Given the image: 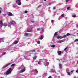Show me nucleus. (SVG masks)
<instances>
[{
  "instance_id": "58",
  "label": "nucleus",
  "mask_w": 78,
  "mask_h": 78,
  "mask_svg": "<svg viewBox=\"0 0 78 78\" xmlns=\"http://www.w3.org/2000/svg\"><path fill=\"white\" fill-rule=\"evenodd\" d=\"M77 27H78V25H77Z\"/></svg>"
},
{
  "instance_id": "43",
  "label": "nucleus",
  "mask_w": 78,
  "mask_h": 78,
  "mask_svg": "<svg viewBox=\"0 0 78 78\" xmlns=\"http://www.w3.org/2000/svg\"><path fill=\"white\" fill-rule=\"evenodd\" d=\"M51 4V3H48V5H50Z\"/></svg>"
},
{
  "instance_id": "14",
  "label": "nucleus",
  "mask_w": 78,
  "mask_h": 78,
  "mask_svg": "<svg viewBox=\"0 0 78 78\" xmlns=\"http://www.w3.org/2000/svg\"><path fill=\"white\" fill-rule=\"evenodd\" d=\"M66 73H67V75H69V76H70V73L69 72H68L67 71H66Z\"/></svg>"
},
{
  "instance_id": "47",
  "label": "nucleus",
  "mask_w": 78,
  "mask_h": 78,
  "mask_svg": "<svg viewBox=\"0 0 78 78\" xmlns=\"http://www.w3.org/2000/svg\"><path fill=\"white\" fill-rule=\"evenodd\" d=\"M38 8H40L41 7V5H39V6H38Z\"/></svg>"
},
{
  "instance_id": "53",
  "label": "nucleus",
  "mask_w": 78,
  "mask_h": 78,
  "mask_svg": "<svg viewBox=\"0 0 78 78\" xmlns=\"http://www.w3.org/2000/svg\"><path fill=\"white\" fill-rule=\"evenodd\" d=\"M73 71H71V73H73Z\"/></svg>"
},
{
  "instance_id": "54",
  "label": "nucleus",
  "mask_w": 78,
  "mask_h": 78,
  "mask_svg": "<svg viewBox=\"0 0 78 78\" xmlns=\"http://www.w3.org/2000/svg\"><path fill=\"white\" fill-rule=\"evenodd\" d=\"M1 14V10H0V14Z\"/></svg>"
},
{
  "instance_id": "57",
  "label": "nucleus",
  "mask_w": 78,
  "mask_h": 78,
  "mask_svg": "<svg viewBox=\"0 0 78 78\" xmlns=\"http://www.w3.org/2000/svg\"><path fill=\"white\" fill-rule=\"evenodd\" d=\"M58 20H60L58 18Z\"/></svg>"
},
{
  "instance_id": "3",
  "label": "nucleus",
  "mask_w": 78,
  "mask_h": 78,
  "mask_svg": "<svg viewBox=\"0 0 78 78\" xmlns=\"http://www.w3.org/2000/svg\"><path fill=\"white\" fill-rule=\"evenodd\" d=\"M16 3L18 5H21V2H20V0H16Z\"/></svg>"
},
{
  "instance_id": "56",
  "label": "nucleus",
  "mask_w": 78,
  "mask_h": 78,
  "mask_svg": "<svg viewBox=\"0 0 78 78\" xmlns=\"http://www.w3.org/2000/svg\"><path fill=\"white\" fill-rule=\"evenodd\" d=\"M0 9H2V8L0 7Z\"/></svg>"
},
{
  "instance_id": "18",
  "label": "nucleus",
  "mask_w": 78,
  "mask_h": 78,
  "mask_svg": "<svg viewBox=\"0 0 78 78\" xmlns=\"http://www.w3.org/2000/svg\"><path fill=\"white\" fill-rule=\"evenodd\" d=\"M57 35H58V32H55V34H54V36H57Z\"/></svg>"
},
{
  "instance_id": "2",
  "label": "nucleus",
  "mask_w": 78,
  "mask_h": 78,
  "mask_svg": "<svg viewBox=\"0 0 78 78\" xmlns=\"http://www.w3.org/2000/svg\"><path fill=\"white\" fill-rule=\"evenodd\" d=\"M19 69H22L20 71L21 73H23V72H25V67L24 66H23V67H20L19 68Z\"/></svg>"
},
{
  "instance_id": "28",
  "label": "nucleus",
  "mask_w": 78,
  "mask_h": 78,
  "mask_svg": "<svg viewBox=\"0 0 78 78\" xmlns=\"http://www.w3.org/2000/svg\"><path fill=\"white\" fill-rule=\"evenodd\" d=\"M61 36H58L57 37V39H59V38H61Z\"/></svg>"
},
{
  "instance_id": "16",
  "label": "nucleus",
  "mask_w": 78,
  "mask_h": 78,
  "mask_svg": "<svg viewBox=\"0 0 78 78\" xmlns=\"http://www.w3.org/2000/svg\"><path fill=\"white\" fill-rule=\"evenodd\" d=\"M66 35H64L62 36V37L60 38V39H62V38H65V37H66Z\"/></svg>"
},
{
  "instance_id": "6",
  "label": "nucleus",
  "mask_w": 78,
  "mask_h": 78,
  "mask_svg": "<svg viewBox=\"0 0 78 78\" xmlns=\"http://www.w3.org/2000/svg\"><path fill=\"white\" fill-rule=\"evenodd\" d=\"M18 42H19V40H18L17 41L14 42L13 43V45H15V44H17V43H18Z\"/></svg>"
},
{
  "instance_id": "45",
  "label": "nucleus",
  "mask_w": 78,
  "mask_h": 78,
  "mask_svg": "<svg viewBox=\"0 0 78 78\" xmlns=\"http://www.w3.org/2000/svg\"><path fill=\"white\" fill-rule=\"evenodd\" d=\"M76 73H78V70L76 71Z\"/></svg>"
},
{
  "instance_id": "8",
  "label": "nucleus",
  "mask_w": 78,
  "mask_h": 78,
  "mask_svg": "<svg viewBox=\"0 0 78 78\" xmlns=\"http://www.w3.org/2000/svg\"><path fill=\"white\" fill-rule=\"evenodd\" d=\"M8 15L9 16H13V15H12V14L11 12H9V14H8Z\"/></svg>"
},
{
  "instance_id": "29",
  "label": "nucleus",
  "mask_w": 78,
  "mask_h": 78,
  "mask_svg": "<svg viewBox=\"0 0 78 78\" xmlns=\"http://www.w3.org/2000/svg\"><path fill=\"white\" fill-rule=\"evenodd\" d=\"M34 59H36V56H35L34 57Z\"/></svg>"
},
{
  "instance_id": "37",
  "label": "nucleus",
  "mask_w": 78,
  "mask_h": 78,
  "mask_svg": "<svg viewBox=\"0 0 78 78\" xmlns=\"http://www.w3.org/2000/svg\"><path fill=\"white\" fill-rule=\"evenodd\" d=\"M70 8V7H68L67 8V9L69 10V9Z\"/></svg>"
},
{
  "instance_id": "59",
  "label": "nucleus",
  "mask_w": 78,
  "mask_h": 78,
  "mask_svg": "<svg viewBox=\"0 0 78 78\" xmlns=\"http://www.w3.org/2000/svg\"><path fill=\"white\" fill-rule=\"evenodd\" d=\"M74 77H76V76H74Z\"/></svg>"
},
{
  "instance_id": "51",
  "label": "nucleus",
  "mask_w": 78,
  "mask_h": 78,
  "mask_svg": "<svg viewBox=\"0 0 78 78\" xmlns=\"http://www.w3.org/2000/svg\"><path fill=\"white\" fill-rule=\"evenodd\" d=\"M1 39H3V38H0V40H1ZM0 42H1V41H0Z\"/></svg>"
},
{
  "instance_id": "22",
  "label": "nucleus",
  "mask_w": 78,
  "mask_h": 78,
  "mask_svg": "<svg viewBox=\"0 0 78 78\" xmlns=\"http://www.w3.org/2000/svg\"><path fill=\"white\" fill-rule=\"evenodd\" d=\"M15 66V64L14 63L11 66H12V67H14V66Z\"/></svg>"
},
{
  "instance_id": "24",
  "label": "nucleus",
  "mask_w": 78,
  "mask_h": 78,
  "mask_svg": "<svg viewBox=\"0 0 78 78\" xmlns=\"http://www.w3.org/2000/svg\"><path fill=\"white\" fill-rule=\"evenodd\" d=\"M5 54H6V52H4L2 53V55H5Z\"/></svg>"
},
{
  "instance_id": "46",
  "label": "nucleus",
  "mask_w": 78,
  "mask_h": 78,
  "mask_svg": "<svg viewBox=\"0 0 78 78\" xmlns=\"http://www.w3.org/2000/svg\"><path fill=\"white\" fill-rule=\"evenodd\" d=\"M42 31H44V29H42Z\"/></svg>"
},
{
  "instance_id": "11",
  "label": "nucleus",
  "mask_w": 78,
  "mask_h": 78,
  "mask_svg": "<svg viewBox=\"0 0 78 78\" xmlns=\"http://www.w3.org/2000/svg\"><path fill=\"white\" fill-rule=\"evenodd\" d=\"M59 68L61 69H62V66L61 64H59Z\"/></svg>"
},
{
  "instance_id": "50",
  "label": "nucleus",
  "mask_w": 78,
  "mask_h": 78,
  "mask_svg": "<svg viewBox=\"0 0 78 78\" xmlns=\"http://www.w3.org/2000/svg\"><path fill=\"white\" fill-rule=\"evenodd\" d=\"M68 3V2H66V4L67 5Z\"/></svg>"
},
{
  "instance_id": "32",
  "label": "nucleus",
  "mask_w": 78,
  "mask_h": 78,
  "mask_svg": "<svg viewBox=\"0 0 78 78\" xmlns=\"http://www.w3.org/2000/svg\"><path fill=\"white\" fill-rule=\"evenodd\" d=\"M67 49V47L65 48V49H64V50H66Z\"/></svg>"
},
{
  "instance_id": "9",
  "label": "nucleus",
  "mask_w": 78,
  "mask_h": 78,
  "mask_svg": "<svg viewBox=\"0 0 78 78\" xmlns=\"http://www.w3.org/2000/svg\"><path fill=\"white\" fill-rule=\"evenodd\" d=\"M10 25H14V22L12 21H11L9 23Z\"/></svg>"
},
{
  "instance_id": "38",
  "label": "nucleus",
  "mask_w": 78,
  "mask_h": 78,
  "mask_svg": "<svg viewBox=\"0 0 78 78\" xmlns=\"http://www.w3.org/2000/svg\"><path fill=\"white\" fill-rule=\"evenodd\" d=\"M53 9H56V7H54Z\"/></svg>"
},
{
  "instance_id": "31",
  "label": "nucleus",
  "mask_w": 78,
  "mask_h": 78,
  "mask_svg": "<svg viewBox=\"0 0 78 78\" xmlns=\"http://www.w3.org/2000/svg\"><path fill=\"white\" fill-rule=\"evenodd\" d=\"M31 22L32 23H34V20H31Z\"/></svg>"
},
{
  "instance_id": "27",
  "label": "nucleus",
  "mask_w": 78,
  "mask_h": 78,
  "mask_svg": "<svg viewBox=\"0 0 78 78\" xmlns=\"http://www.w3.org/2000/svg\"><path fill=\"white\" fill-rule=\"evenodd\" d=\"M38 62V64H41V62L39 61Z\"/></svg>"
},
{
  "instance_id": "41",
  "label": "nucleus",
  "mask_w": 78,
  "mask_h": 78,
  "mask_svg": "<svg viewBox=\"0 0 78 78\" xmlns=\"http://www.w3.org/2000/svg\"><path fill=\"white\" fill-rule=\"evenodd\" d=\"M32 52H35V51H36L35 50H33L32 51Z\"/></svg>"
},
{
  "instance_id": "4",
  "label": "nucleus",
  "mask_w": 78,
  "mask_h": 78,
  "mask_svg": "<svg viewBox=\"0 0 78 78\" xmlns=\"http://www.w3.org/2000/svg\"><path fill=\"white\" fill-rule=\"evenodd\" d=\"M11 64V63H9L6 65L4 66L3 67L2 69H5V68H6V67H8Z\"/></svg>"
},
{
  "instance_id": "15",
  "label": "nucleus",
  "mask_w": 78,
  "mask_h": 78,
  "mask_svg": "<svg viewBox=\"0 0 78 78\" xmlns=\"http://www.w3.org/2000/svg\"><path fill=\"white\" fill-rule=\"evenodd\" d=\"M32 30V29H28L27 30V32H31Z\"/></svg>"
},
{
  "instance_id": "12",
  "label": "nucleus",
  "mask_w": 78,
  "mask_h": 78,
  "mask_svg": "<svg viewBox=\"0 0 78 78\" xmlns=\"http://www.w3.org/2000/svg\"><path fill=\"white\" fill-rule=\"evenodd\" d=\"M58 55H61V51H58Z\"/></svg>"
},
{
  "instance_id": "35",
  "label": "nucleus",
  "mask_w": 78,
  "mask_h": 78,
  "mask_svg": "<svg viewBox=\"0 0 78 78\" xmlns=\"http://www.w3.org/2000/svg\"><path fill=\"white\" fill-rule=\"evenodd\" d=\"M40 41H38L37 42V43L38 44H40Z\"/></svg>"
},
{
  "instance_id": "7",
  "label": "nucleus",
  "mask_w": 78,
  "mask_h": 78,
  "mask_svg": "<svg viewBox=\"0 0 78 78\" xmlns=\"http://www.w3.org/2000/svg\"><path fill=\"white\" fill-rule=\"evenodd\" d=\"M49 64V63L48 62H46L45 63H44V65L46 66H48Z\"/></svg>"
},
{
  "instance_id": "23",
  "label": "nucleus",
  "mask_w": 78,
  "mask_h": 78,
  "mask_svg": "<svg viewBox=\"0 0 78 78\" xmlns=\"http://www.w3.org/2000/svg\"><path fill=\"white\" fill-rule=\"evenodd\" d=\"M78 42V39H76L74 41V42Z\"/></svg>"
},
{
  "instance_id": "52",
  "label": "nucleus",
  "mask_w": 78,
  "mask_h": 78,
  "mask_svg": "<svg viewBox=\"0 0 78 78\" xmlns=\"http://www.w3.org/2000/svg\"><path fill=\"white\" fill-rule=\"evenodd\" d=\"M8 27H10V28H11V26H9V25H8Z\"/></svg>"
},
{
  "instance_id": "1",
  "label": "nucleus",
  "mask_w": 78,
  "mask_h": 78,
  "mask_svg": "<svg viewBox=\"0 0 78 78\" xmlns=\"http://www.w3.org/2000/svg\"><path fill=\"white\" fill-rule=\"evenodd\" d=\"M11 70H12V68H9L8 71H6L5 75H9L11 73Z\"/></svg>"
},
{
  "instance_id": "25",
  "label": "nucleus",
  "mask_w": 78,
  "mask_h": 78,
  "mask_svg": "<svg viewBox=\"0 0 78 78\" xmlns=\"http://www.w3.org/2000/svg\"><path fill=\"white\" fill-rule=\"evenodd\" d=\"M69 35H70V34H69V33H67L66 34V36H69Z\"/></svg>"
},
{
  "instance_id": "48",
  "label": "nucleus",
  "mask_w": 78,
  "mask_h": 78,
  "mask_svg": "<svg viewBox=\"0 0 78 78\" xmlns=\"http://www.w3.org/2000/svg\"><path fill=\"white\" fill-rule=\"evenodd\" d=\"M48 78H52L51 77V76H49V77H48Z\"/></svg>"
},
{
  "instance_id": "36",
  "label": "nucleus",
  "mask_w": 78,
  "mask_h": 78,
  "mask_svg": "<svg viewBox=\"0 0 78 78\" xmlns=\"http://www.w3.org/2000/svg\"><path fill=\"white\" fill-rule=\"evenodd\" d=\"M8 25V24H4V27H6V26H7Z\"/></svg>"
},
{
  "instance_id": "13",
  "label": "nucleus",
  "mask_w": 78,
  "mask_h": 78,
  "mask_svg": "<svg viewBox=\"0 0 78 78\" xmlns=\"http://www.w3.org/2000/svg\"><path fill=\"white\" fill-rule=\"evenodd\" d=\"M1 40H0V41H1V42H3V39H4V38H1Z\"/></svg>"
},
{
  "instance_id": "39",
  "label": "nucleus",
  "mask_w": 78,
  "mask_h": 78,
  "mask_svg": "<svg viewBox=\"0 0 78 78\" xmlns=\"http://www.w3.org/2000/svg\"><path fill=\"white\" fill-rule=\"evenodd\" d=\"M3 15L4 16H6V14H3Z\"/></svg>"
},
{
  "instance_id": "17",
  "label": "nucleus",
  "mask_w": 78,
  "mask_h": 78,
  "mask_svg": "<svg viewBox=\"0 0 78 78\" xmlns=\"http://www.w3.org/2000/svg\"><path fill=\"white\" fill-rule=\"evenodd\" d=\"M62 42H63V40H61L58 41V43H61Z\"/></svg>"
},
{
  "instance_id": "49",
  "label": "nucleus",
  "mask_w": 78,
  "mask_h": 78,
  "mask_svg": "<svg viewBox=\"0 0 78 78\" xmlns=\"http://www.w3.org/2000/svg\"><path fill=\"white\" fill-rule=\"evenodd\" d=\"M51 23H53V20H51Z\"/></svg>"
},
{
  "instance_id": "19",
  "label": "nucleus",
  "mask_w": 78,
  "mask_h": 78,
  "mask_svg": "<svg viewBox=\"0 0 78 78\" xmlns=\"http://www.w3.org/2000/svg\"><path fill=\"white\" fill-rule=\"evenodd\" d=\"M34 71L36 73H38V71L37 69H35Z\"/></svg>"
},
{
  "instance_id": "55",
  "label": "nucleus",
  "mask_w": 78,
  "mask_h": 78,
  "mask_svg": "<svg viewBox=\"0 0 78 78\" xmlns=\"http://www.w3.org/2000/svg\"><path fill=\"white\" fill-rule=\"evenodd\" d=\"M44 0V1H47V0Z\"/></svg>"
},
{
  "instance_id": "30",
  "label": "nucleus",
  "mask_w": 78,
  "mask_h": 78,
  "mask_svg": "<svg viewBox=\"0 0 78 78\" xmlns=\"http://www.w3.org/2000/svg\"><path fill=\"white\" fill-rule=\"evenodd\" d=\"M64 14H62L61 16L62 17H64Z\"/></svg>"
},
{
  "instance_id": "33",
  "label": "nucleus",
  "mask_w": 78,
  "mask_h": 78,
  "mask_svg": "<svg viewBox=\"0 0 78 78\" xmlns=\"http://www.w3.org/2000/svg\"><path fill=\"white\" fill-rule=\"evenodd\" d=\"M25 13H27L28 12V11L27 10H26L24 12Z\"/></svg>"
},
{
  "instance_id": "34",
  "label": "nucleus",
  "mask_w": 78,
  "mask_h": 78,
  "mask_svg": "<svg viewBox=\"0 0 78 78\" xmlns=\"http://www.w3.org/2000/svg\"><path fill=\"white\" fill-rule=\"evenodd\" d=\"M72 17H76V15H74L72 16Z\"/></svg>"
},
{
  "instance_id": "20",
  "label": "nucleus",
  "mask_w": 78,
  "mask_h": 78,
  "mask_svg": "<svg viewBox=\"0 0 78 78\" xmlns=\"http://www.w3.org/2000/svg\"><path fill=\"white\" fill-rule=\"evenodd\" d=\"M25 35L26 36H28V34L27 33H25Z\"/></svg>"
},
{
  "instance_id": "26",
  "label": "nucleus",
  "mask_w": 78,
  "mask_h": 78,
  "mask_svg": "<svg viewBox=\"0 0 78 78\" xmlns=\"http://www.w3.org/2000/svg\"><path fill=\"white\" fill-rule=\"evenodd\" d=\"M56 47V46H55L54 45H53L51 46V47Z\"/></svg>"
},
{
  "instance_id": "10",
  "label": "nucleus",
  "mask_w": 78,
  "mask_h": 78,
  "mask_svg": "<svg viewBox=\"0 0 78 78\" xmlns=\"http://www.w3.org/2000/svg\"><path fill=\"white\" fill-rule=\"evenodd\" d=\"M44 39V35H41V37L40 39L41 40H42Z\"/></svg>"
},
{
  "instance_id": "40",
  "label": "nucleus",
  "mask_w": 78,
  "mask_h": 78,
  "mask_svg": "<svg viewBox=\"0 0 78 78\" xmlns=\"http://www.w3.org/2000/svg\"><path fill=\"white\" fill-rule=\"evenodd\" d=\"M13 7H14V8H16V6L15 5L13 6Z\"/></svg>"
},
{
  "instance_id": "21",
  "label": "nucleus",
  "mask_w": 78,
  "mask_h": 78,
  "mask_svg": "<svg viewBox=\"0 0 78 78\" xmlns=\"http://www.w3.org/2000/svg\"><path fill=\"white\" fill-rule=\"evenodd\" d=\"M55 72V70H52L51 71H50L51 73H53V72Z\"/></svg>"
},
{
  "instance_id": "42",
  "label": "nucleus",
  "mask_w": 78,
  "mask_h": 78,
  "mask_svg": "<svg viewBox=\"0 0 78 78\" xmlns=\"http://www.w3.org/2000/svg\"><path fill=\"white\" fill-rule=\"evenodd\" d=\"M66 2H68L69 1V0H66Z\"/></svg>"
},
{
  "instance_id": "60",
  "label": "nucleus",
  "mask_w": 78,
  "mask_h": 78,
  "mask_svg": "<svg viewBox=\"0 0 78 78\" xmlns=\"http://www.w3.org/2000/svg\"><path fill=\"white\" fill-rule=\"evenodd\" d=\"M0 58H1V57H0Z\"/></svg>"
},
{
  "instance_id": "44",
  "label": "nucleus",
  "mask_w": 78,
  "mask_h": 78,
  "mask_svg": "<svg viewBox=\"0 0 78 78\" xmlns=\"http://www.w3.org/2000/svg\"><path fill=\"white\" fill-rule=\"evenodd\" d=\"M37 31H40V29H39V28H38L37 29Z\"/></svg>"
},
{
  "instance_id": "5",
  "label": "nucleus",
  "mask_w": 78,
  "mask_h": 78,
  "mask_svg": "<svg viewBox=\"0 0 78 78\" xmlns=\"http://www.w3.org/2000/svg\"><path fill=\"white\" fill-rule=\"evenodd\" d=\"M0 27H2L3 26V21L2 20L0 21Z\"/></svg>"
}]
</instances>
